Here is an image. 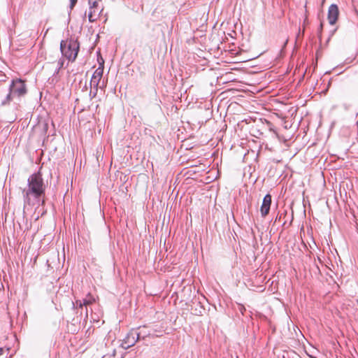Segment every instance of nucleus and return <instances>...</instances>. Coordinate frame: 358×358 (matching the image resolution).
<instances>
[{
	"mask_svg": "<svg viewBox=\"0 0 358 358\" xmlns=\"http://www.w3.org/2000/svg\"><path fill=\"white\" fill-rule=\"evenodd\" d=\"M97 59L99 64V66L94 71L90 80L91 87H93L96 89H97L99 84L101 80L104 68V60L101 57L100 54H99Z\"/></svg>",
	"mask_w": 358,
	"mask_h": 358,
	"instance_id": "20e7f679",
	"label": "nucleus"
},
{
	"mask_svg": "<svg viewBox=\"0 0 358 358\" xmlns=\"http://www.w3.org/2000/svg\"><path fill=\"white\" fill-rule=\"evenodd\" d=\"M339 9L336 4H331L328 9L327 20L331 25H334L338 20Z\"/></svg>",
	"mask_w": 358,
	"mask_h": 358,
	"instance_id": "423d86ee",
	"label": "nucleus"
},
{
	"mask_svg": "<svg viewBox=\"0 0 358 358\" xmlns=\"http://www.w3.org/2000/svg\"><path fill=\"white\" fill-rule=\"evenodd\" d=\"M282 169V166L281 165H279V164H276L275 166H272L271 168L270 171H269L270 177H273V178L278 177V178H280L281 176L275 175L274 172H275L277 171H278L279 172H281Z\"/></svg>",
	"mask_w": 358,
	"mask_h": 358,
	"instance_id": "1a4fd4ad",
	"label": "nucleus"
},
{
	"mask_svg": "<svg viewBox=\"0 0 358 358\" xmlns=\"http://www.w3.org/2000/svg\"><path fill=\"white\" fill-rule=\"evenodd\" d=\"M238 310L242 314H244V312L246 310L245 308L242 304H238Z\"/></svg>",
	"mask_w": 358,
	"mask_h": 358,
	"instance_id": "4468645a",
	"label": "nucleus"
},
{
	"mask_svg": "<svg viewBox=\"0 0 358 358\" xmlns=\"http://www.w3.org/2000/svg\"><path fill=\"white\" fill-rule=\"evenodd\" d=\"M271 204V196L269 194H267L264 196L262 201V204L261 206L260 211L261 215L263 217H266L270 210Z\"/></svg>",
	"mask_w": 358,
	"mask_h": 358,
	"instance_id": "0eeeda50",
	"label": "nucleus"
},
{
	"mask_svg": "<svg viewBox=\"0 0 358 358\" xmlns=\"http://www.w3.org/2000/svg\"><path fill=\"white\" fill-rule=\"evenodd\" d=\"M138 334H137V329H131L129 333L127 334V336L124 337V338L122 340V342L120 345V346L127 350L130 348L131 347L134 346L136 343L139 341L138 338Z\"/></svg>",
	"mask_w": 358,
	"mask_h": 358,
	"instance_id": "39448f33",
	"label": "nucleus"
},
{
	"mask_svg": "<svg viewBox=\"0 0 358 358\" xmlns=\"http://www.w3.org/2000/svg\"><path fill=\"white\" fill-rule=\"evenodd\" d=\"M60 50L62 55L69 61L73 62L78 56L79 43L77 41L66 40L60 43Z\"/></svg>",
	"mask_w": 358,
	"mask_h": 358,
	"instance_id": "7ed1b4c3",
	"label": "nucleus"
},
{
	"mask_svg": "<svg viewBox=\"0 0 358 358\" xmlns=\"http://www.w3.org/2000/svg\"><path fill=\"white\" fill-rule=\"evenodd\" d=\"M88 317V309L86 308V313H85V317L87 318Z\"/></svg>",
	"mask_w": 358,
	"mask_h": 358,
	"instance_id": "f3484780",
	"label": "nucleus"
},
{
	"mask_svg": "<svg viewBox=\"0 0 358 358\" xmlns=\"http://www.w3.org/2000/svg\"><path fill=\"white\" fill-rule=\"evenodd\" d=\"M27 93V87L25 81L22 79H13L8 89L0 83V105L8 106L11 102L13 96L22 97Z\"/></svg>",
	"mask_w": 358,
	"mask_h": 358,
	"instance_id": "f03ea898",
	"label": "nucleus"
},
{
	"mask_svg": "<svg viewBox=\"0 0 358 358\" xmlns=\"http://www.w3.org/2000/svg\"><path fill=\"white\" fill-rule=\"evenodd\" d=\"M3 352V349L0 348V355H1Z\"/></svg>",
	"mask_w": 358,
	"mask_h": 358,
	"instance_id": "a211bd4d",
	"label": "nucleus"
},
{
	"mask_svg": "<svg viewBox=\"0 0 358 358\" xmlns=\"http://www.w3.org/2000/svg\"><path fill=\"white\" fill-rule=\"evenodd\" d=\"M137 334L138 337V338L140 341L145 339L148 336H150V331H146L144 327L143 329H141L139 332L137 331Z\"/></svg>",
	"mask_w": 358,
	"mask_h": 358,
	"instance_id": "9b49d317",
	"label": "nucleus"
},
{
	"mask_svg": "<svg viewBox=\"0 0 358 358\" xmlns=\"http://www.w3.org/2000/svg\"><path fill=\"white\" fill-rule=\"evenodd\" d=\"M71 4H70V8L73 9L75 5L77 3V0H70Z\"/></svg>",
	"mask_w": 358,
	"mask_h": 358,
	"instance_id": "dca6fc26",
	"label": "nucleus"
},
{
	"mask_svg": "<svg viewBox=\"0 0 358 358\" xmlns=\"http://www.w3.org/2000/svg\"><path fill=\"white\" fill-rule=\"evenodd\" d=\"M63 65L64 61L62 59H60L57 62V69L59 70L61 68H62Z\"/></svg>",
	"mask_w": 358,
	"mask_h": 358,
	"instance_id": "2eb2a0df",
	"label": "nucleus"
},
{
	"mask_svg": "<svg viewBox=\"0 0 358 358\" xmlns=\"http://www.w3.org/2000/svg\"><path fill=\"white\" fill-rule=\"evenodd\" d=\"M95 302L94 297L90 294L88 293L86 297L83 299V304L87 306L88 305H91Z\"/></svg>",
	"mask_w": 358,
	"mask_h": 358,
	"instance_id": "9d476101",
	"label": "nucleus"
},
{
	"mask_svg": "<svg viewBox=\"0 0 358 358\" xmlns=\"http://www.w3.org/2000/svg\"><path fill=\"white\" fill-rule=\"evenodd\" d=\"M322 27H323V24H322V23H321V24H320V28H321V29H322Z\"/></svg>",
	"mask_w": 358,
	"mask_h": 358,
	"instance_id": "6ab92c4d",
	"label": "nucleus"
},
{
	"mask_svg": "<svg viewBox=\"0 0 358 358\" xmlns=\"http://www.w3.org/2000/svg\"><path fill=\"white\" fill-rule=\"evenodd\" d=\"M101 0H88L89 8H103L100 6Z\"/></svg>",
	"mask_w": 358,
	"mask_h": 358,
	"instance_id": "f8f14e48",
	"label": "nucleus"
},
{
	"mask_svg": "<svg viewBox=\"0 0 358 358\" xmlns=\"http://www.w3.org/2000/svg\"><path fill=\"white\" fill-rule=\"evenodd\" d=\"M103 8H89L87 12L88 20L90 22H96L103 11Z\"/></svg>",
	"mask_w": 358,
	"mask_h": 358,
	"instance_id": "6e6552de",
	"label": "nucleus"
},
{
	"mask_svg": "<svg viewBox=\"0 0 358 358\" xmlns=\"http://www.w3.org/2000/svg\"><path fill=\"white\" fill-rule=\"evenodd\" d=\"M75 305H76L77 307H79L82 308L85 305L83 304V301L80 300H76V303H73V307L75 308Z\"/></svg>",
	"mask_w": 358,
	"mask_h": 358,
	"instance_id": "ddd939ff",
	"label": "nucleus"
},
{
	"mask_svg": "<svg viewBox=\"0 0 358 358\" xmlns=\"http://www.w3.org/2000/svg\"><path fill=\"white\" fill-rule=\"evenodd\" d=\"M324 186H326V180H324V184H323Z\"/></svg>",
	"mask_w": 358,
	"mask_h": 358,
	"instance_id": "aec40b11",
	"label": "nucleus"
},
{
	"mask_svg": "<svg viewBox=\"0 0 358 358\" xmlns=\"http://www.w3.org/2000/svg\"><path fill=\"white\" fill-rule=\"evenodd\" d=\"M27 186L22 190L24 202L27 205L44 203L46 186L43 180H27Z\"/></svg>",
	"mask_w": 358,
	"mask_h": 358,
	"instance_id": "f257e3e1",
	"label": "nucleus"
}]
</instances>
